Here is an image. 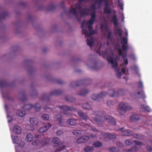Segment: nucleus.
Instances as JSON below:
<instances>
[{
	"label": "nucleus",
	"instance_id": "59",
	"mask_svg": "<svg viewBox=\"0 0 152 152\" xmlns=\"http://www.w3.org/2000/svg\"><path fill=\"white\" fill-rule=\"evenodd\" d=\"M146 148L149 152H152V147L151 146H147Z\"/></svg>",
	"mask_w": 152,
	"mask_h": 152
},
{
	"label": "nucleus",
	"instance_id": "62",
	"mask_svg": "<svg viewBox=\"0 0 152 152\" xmlns=\"http://www.w3.org/2000/svg\"><path fill=\"white\" fill-rule=\"evenodd\" d=\"M118 55L120 56H122L123 53V52L122 50L121 49H118Z\"/></svg>",
	"mask_w": 152,
	"mask_h": 152
},
{
	"label": "nucleus",
	"instance_id": "6",
	"mask_svg": "<svg viewBox=\"0 0 152 152\" xmlns=\"http://www.w3.org/2000/svg\"><path fill=\"white\" fill-rule=\"evenodd\" d=\"M75 8H72L69 10V12L76 18L78 21L80 22L81 20V18H78V13L76 11V9H78L80 10H81V7L80 4H76L75 5Z\"/></svg>",
	"mask_w": 152,
	"mask_h": 152
},
{
	"label": "nucleus",
	"instance_id": "32",
	"mask_svg": "<svg viewBox=\"0 0 152 152\" xmlns=\"http://www.w3.org/2000/svg\"><path fill=\"white\" fill-rule=\"evenodd\" d=\"M34 139V137L31 134H28L26 136V140L28 142H31Z\"/></svg>",
	"mask_w": 152,
	"mask_h": 152
},
{
	"label": "nucleus",
	"instance_id": "24",
	"mask_svg": "<svg viewBox=\"0 0 152 152\" xmlns=\"http://www.w3.org/2000/svg\"><path fill=\"white\" fill-rule=\"evenodd\" d=\"M89 10L87 8H83L80 10V14L82 16L88 15H89Z\"/></svg>",
	"mask_w": 152,
	"mask_h": 152
},
{
	"label": "nucleus",
	"instance_id": "1",
	"mask_svg": "<svg viewBox=\"0 0 152 152\" xmlns=\"http://www.w3.org/2000/svg\"><path fill=\"white\" fill-rule=\"evenodd\" d=\"M107 60L109 63H111L112 64V67L116 72V74L117 78H120L121 73L119 72L120 69L118 68V65L117 62L116 61H114L113 58L110 56H108L107 58Z\"/></svg>",
	"mask_w": 152,
	"mask_h": 152
},
{
	"label": "nucleus",
	"instance_id": "39",
	"mask_svg": "<svg viewBox=\"0 0 152 152\" xmlns=\"http://www.w3.org/2000/svg\"><path fill=\"white\" fill-rule=\"evenodd\" d=\"M108 94L110 96L113 97L115 96V92L114 89H110L108 91Z\"/></svg>",
	"mask_w": 152,
	"mask_h": 152
},
{
	"label": "nucleus",
	"instance_id": "26",
	"mask_svg": "<svg viewBox=\"0 0 152 152\" xmlns=\"http://www.w3.org/2000/svg\"><path fill=\"white\" fill-rule=\"evenodd\" d=\"M66 123L69 125L73 126L76 125L77 122L75 119H70L67 121Z\"/></svg>",
	"mask_w": 152,
	"mask_h": 152
},
{
	"label": "nucleus",
	"instance_id": "51",
	"mask_svg": "<svg viewBox=\"0 0 152 152\" xmlns=\"http://www.w3.org/2000/svg\"><path fill=\"white\" fill-rule=\"evenodd\" d=\"M128 40L127 38L124 37L123 38L122 41L121 42V43H123L124 44H127L128 43Z\"/></svg>",
	"mask_w": 152,
	"mask_h": 152
},
{
	"label": "nucleus",
	"instance_id": "50",
	"mask_svg": "<svg viewBox=\"0 0 152 152\" xmlns=\"http://www.w3.org/2000/svg\"><path fill=\"white\" fill-rule=\"evenodd\" d=\"M64 134V132L61 130H58L56 132V134L58 136H60Z\"/></svg>",
	"mask_w": 152,
	"mask_h": 152
},
{
	"label": "nucleus",
	"instance_id": "8",
	"mask_svg": "<svg viewBox=\"0 0 152 152\" xmlns=\"http://www.w3.org/2000/svg\"><path fill=\"white\" fill-rule=\"evenodd\" d=\"M130 96L133 99H137L140 98L145 99L146 98V96L143 91H138L137 93L134 92L130 94Z\"/></svg>",
	"mask_w": 152,
	"mask_h": 152
},
{
	"label": "nucleus",
	"instance_id": "22",
	"mask_svg": "<svg viewBox=\"0 0 152 152\" xmlns=\"http://www.w3.org/2000/svg\"><path fill=\"white\" fill-rule=\"evenodd\" d=\"M50 140L48 137H45L41 141V145L42 146L47 145L49 144Z\"/></svg>",
	"mask_w": 152,
	"mask_h": 152
},
{
	"label": "nucleus",
	"instance_id": "17",
	"mask_svg": "<svg viewBox=\"0 0 152 152\" xmlns=\"http://www.w3.org/2000/svg\"><path fill=\"white\" fill-rule=\"evenodd\" d=\"M141 115L140 114H134L130 117V119L133 122H136L139 121L141 118Z\"/></svg>",
	"mask_w": 152,
	"mask_h": 152
},
{
	"label": "nucleus",
	"instance_id": "45",
	"mask_svg": "<svg viewBox=\"0 0 152 152\" xmlns=\"http://www.w3.org/2000/svg\"><path fill=\"white\" fill-rule=\"evenodd\" d=\"M42 119L44 120H48L49 119V116L47 114H44L42 116Z\"/></svg>",
	"mask_w": 152,
	"mask_h": 152
},
{
	"label": "nucleus",
	"instance_id": "55",
	"mask_svg": "<svg viewBox=\"0 0 152 152\" xmlns=\"http://www.w3.org/2000/svg\"><path fill=\"white\" fill-rule=\"evenodd\" d=\"M138 87L140 88H143V83L141 81H140L138 83Z\"/></svg>",
	"mask_w": 152,
	"mask_h": 152
},
{
	"label": "nucleus",
	"instance_id": "4",
	"mask_svg": "<svg viewBox=\"0 0 152 152\" xmlns=\"http://www.w3.org/2000/svg\"><path fill=\"white\" fill-rule=\"evenodd\" d=\"M61 93L62 91L60 90H55L51 92L49 95H45L43 96L42 97L41 99L45 102L46 104L48 105L49 103V96H57L61 94Z\"/></svg>",
	"mask_w": 152,
	"mask_h": 152
},
{
	"label": "nucleus",
	"instance_id": "10",
	"mask_svg": "<svg viewBox=\"0 0 152 152\" xmlns=\"http://www.w3.org/2000/svg\"><path fill=\"white\" fill-rule=\"evenodd\" d=\"M107 94L106 92L103 91L99 94H94L91 96L93 100L99 102L101 99L104 97Z\"/></svg>",
	"mask_w": 152,
	"mask_h": 152
},
{
	"label": "nucleus",
	"instance_id": "58",
	"mask_svg": "<svg viewBox=\"0 0 152 152\" xmlns=\"http://www.w3.org/2000/svg\"><path fill=\"white\" fill-rule=\"evenodd\" d=\"M43 109L46 111H48V109L50 110V111L53 112V109L49 107H47V106H45L44 107ZM48 112H50V111H48Z\"/></svg>",
	"mask_w": 152,
	"mask_h": 152
},
{
	"label": "nucleus",
	"instance_id": "3",
	"mask_svg": "<svg viewBox=\"0 0 152 152\" xmlns=\"http://www.w3.org/2000/svg\"><path fill=\"white\" fill-rule=\"evenodd\" d=\"M57 107L60 108L61 112L64 115H69L70 114V112L76 111V109L75 108L63 105L58 106Z\"/></svg>",
	"mask_w": 152,
	"mask_h": 152
},
{
	"label": "nucleus",
	"instance_id": "20",
	"mask_svg": "<svg viewBox=\"0 0 152 152\" xmlns=\"http://www.w3.org/2000/svg\"><path fill=\"white\" fill-rule=\"evenodd\" d=\"M77 113L80 118L86 121L88 119V116L85 113L81 111H78Z\"/></svg>",
	"mask_w": 152,
	"mask_h": 152
},
{
	"label": "nucleus",
	"instance_id": "61",
	"mask_svg": "<svg viewBox=\"0 0 152 152\" xmlns=\"http://www.w3.org/2000/svg\"><path fill=\"white\" fill-rule=\"evenodd\" d=\"M26 96L24 95H23V98H20V100L22 102L25 101L26 100Z\"/></svg>",
	"mask_w": 152,
	"mask_h": 152
},
{
	"label": "nucleus",
	"instance_id": "57",
	"mask_svg": "<svg viewBox=\"0 0 152 152\" xmlns=\"http://www.w3.org/2000/svg\"><path fill=\"white\" fill-rule=\"evenodd\" d=\"M112 35V33L111 32H109L107 36V39L111 40Z\"/></svg>",
	"mask_w": 152,
	"mask_h": 152
},
{
	"label": "nucleus",
	"instance_id": "64",
	"mask_svg": "<svg viewBox=\"0 0 152 152\" xmlns=\"http://www.w3.org/2000/svg\"><path fill=\"white\" fill-rule=\"evenodd\" d=\"M116 143L117 145L118 146L120 147H122L123 146V144L120 142H117Z\"/></svg>",
	"mask_w": 152,
	"mask_h": 152
},
{
	"label": "nucleus",
	"instance_id": "43",
	"mask_svg": "<svg viewBox=\"0 0 152 152\" xmlns=\"http://www.w3.org/2000/svg\"><path fill=\"white\" fill-rule=\"evenodd\" d=\"M41 104L39 103H37L34 106H33V107L36 111L39 110L41 108Z\"/></svg>",
	"mask_w": 152,
	"mask_h": 152
},
{
	"label": "nucleus",
	"instance_id": "11",
	"mask_svg": "<svg viewBox=\"0 0 152 152\" xmlns=\"http://www.w3.org/2000/svg\"><path fill=\"white\" fill-rule=\"evenodd\" d=\"M90 81L88 79L82 80L79 81L78 82L73 81L70 84L71 86H77L82 85L84 83L89 84V82Z\"/></svg>",
	"mask_w": 152,
	"mask_h": 152
},
{
	"label": "nucleus",
	"instance_id": "54",
	"mask_svg": "<svg viewBox=\"0 0 152 152\" xmlns=\"http://www.w3.org/2000/svg\"><path fill=\"white\" fill-rule=\"evenodd\" d=\"M107 104L108 106H111L113 105L114 104V102H113L112 100H109L107 101Z\"/></svg>",
	"mask_w": 152,
	"mask_h": 152
},
{
	"label": "nucleus",
	"instance_id": "60",
	"mask_svg": "<svg viewBox=\"0 0 152 152\" xmlns=\"http://www.w3.org/2000/svg\"><path fill=\"white\" fill-rule=\"evenodd\" d=\"M122 49L124 50H126L127 49V46L125 44L122 45Z\"/></svg>",
	"mask_w": 152,
	"mask_h": 152
},
{
	"label": "nucleus",
	"instance_id": "48",
	"mask_svg": "<svg viewBox=\"0 0 152 152\" xmlns=\"http://www.w3.org/2000/svg\"><path fill=\"white\" fill-rule=\"evenodd\" d=\"M8 15V13L7 12H3L1 15L0 18L2 19L4 18L5 17H7Z\"/></svg>",
	"mask_w": 152,
	"mask_h": 152
},
{
	"label": "nucleus",
	"instance_id": "18",
	"mask_svg": "<svg viewBox=\"0 0 152 152\" xmlns=\"http://www.w3.org/2000/svg\"><path fill=\"white\" fill-rule=\"evenodd\" d=\"M103 135L106 141H108L111 139H115L116 136L110 133H105L103 134Z\"/></svg>",
	"mask_w": 152,
	"mask_h": 152
},
{
	"label": "nucleus",
	"instance_id": "40",
	"mask_svg": "<svg viewBox=\"0 0 152 152\" xmlns=\"http://www.w3.org/2000/svg\"><path fill=\"white\" fill-rule=\"evenodd\" d=\"M66 148V146L64 145L62 146H58L57 148L54 151V152H60V151L65 149Z\"/></svg>",
	"mask_w": 152,
	"mask_h": 152
},
{
	"label": "nucleus",
	"instance_id": "29",
	"mask_svg": "<svg viewBox=\"0 0 152 152\" xmlns=\"http://www.w3.org/2000/svg\"><path fill=\"white\" fill-rule=\"evenodd\" d=\"M83 107L84 109H86L88 110H91L92 109V105L89 104L88 103L83 104Z\"/></svg>",
	"mask_w": 152,
	"mask_h": 152
},
{
	"label": "nucleus",
	"instance_id": "31",
	"mask_svg": "<svg viewBox=\"0 0 152 152\" xmlns=\"http://www.w3.org/2000/svg\"><path fill=\"white\" fill-rule=\"evenodd\" d=\"M139 148V147H138L136 146H134L128 150L126 152H134L137 151L138 150Z\"/></svg>",
	"mask_w": 152,
	"mask_h": 152
},
{
	"label": "nucleus",
	"instance_id": "47",
	"mask_svg": "<svg viewBox=\"0 0 152 152\" xmlns=\"http://www.w3.org/2000/svg\"><path fill=\"white\" fill-rule=\"evenodd\" d=\"M65 99L67 101L70 102H74L75 101V98L73 97H70L68 99L67 96H66Z\"/></svg>",
	"mask_w": 152,
	"mask_h": 152
},
{
	"label": "nucleus",
	"instance_id": "5",
	"mask_svg": "<svg viewBox=\"0 0 152 152\" xmlns=\"http://www.w3.org/2000/svg\"><path fill=\"white\" fill-rule=\"evenodd\" d=\"M19 117V113L18 112V110L17 111L16 113V114L14 115L12 117H11L10 118V120L8 121V122H11L12 120L14 119L13 121L14 120H16L17 121L18 123H17V124H18V125L14 126L13 128V132L15 133V134H19V132H18V131L19 130V126H18L19 121L18 118Z\"/></svg>",
	"mask_w": 152,
	"mask_h": 152
},
{
	"label": "nucleus",
	"instance_id": "34",
	"mask_svg": "<svg viewBox=\"0 0 152 152\" xmlns=\"http://www.w3.org/2000/svg\"><path fill=\"white\" fill-rule=\"evenodd\" d=\"M141 107L144 110L148 112H150L151 111V109L148 106H146L145 104H142Z\"/></svg>",
	"mask_w": 152,
	"mask_h": 152
},
{
	"label": "nucleus",
	"instance_id": "14",
	"mask_svg": "<svg viewBox=\"0 0 152 152\" xmlns=\"http://www.w3.org/2000/svg\"><path fill=\"white\" fill-rule=\"evenodd\" d=\"M104 118L105 121L112 125H115L116 124V122L115 119L111 116L106 115L104 117Z\"/></svg>",
	"mask_w": 152,
	"mask_h": 152
},
{
	"label": "nucleus",
	"instance_id": "56",
	"mask_svg": "<svg viewBox=\"0 0 152 152\" xmlns=\"http://www.w3.org/2000/svg\"><path fill=\"white\" fill-rule=\"evenodd\" d=\"M109 151L111 152H116L117 149L113 147L109 149Z\"/></svg>",
	"mask_w": 152,
	"mask_h": 152
},
{
	"label": "nucleus",
	"instance_id": "52",
	"mask_svg": "<svg viewBox=\"0 0 152 152\" xmlns=\"http://www.w3.org/2000/svg\"><path fill=\"white\" fill-rule=\"evenodd\" d=\"M6 84L4 81H2L0 82V87L3 88L6 86Z\"/></svg>",
	"mask_w": 152,
	"mask_h": 152
},
{
	"label": "nucleus",
	"instance_id": "12",
	"mask_svg": "<svg viewBox=\"0 0 152 152\" xmlns=\"http://www.w3.org/2000/svg\"><path fill=\"white\" fill-rule=\"evenodd\" d=\"M32 107H33V105L31 104H27L25 105L23 107V109L25 110L23 111H21L20 112V117H23L25 116L26 113V111L29 110Z\"/></svg>",
	"mask_w": 152,
	"mask_h": 152
},
{
	"label": "nucleus",
	"instance_id": "41",
	"mask_svg": "<svg viewBox=\"0 0 152 152\" xmlns=\"http://www.w3.org/2000/svg\"><path fill=\"white\" fill-rule=\"evenodd\" d=\"M52 142L54 144H58L59 145L61 144L60 139L57 137H54L52 139Z\"/></svg>",
	"mask_w": 152,
	"mask_h": 152
},
{
	"label": "nucleus",
	"instance_id": "15",
	"mask_svg": "<svg viewBox=\"0 0 152 152\" xmlns=\"http://www.w3.org/2000/svg\"><path fill=\"white\" fill-rule=\"evenodd\" d=\"M90 139V137L88 136H84L80 137L76 140V142L78 144H80L85 142Z\"/></svg>",
	"mask_w": 152,
	"mask_h": 152
},
{
	"label": "nucleus",
	"instance_id": "53",
	"mask_svg": "<svg viewBox=\"0 0 152 152\" xmlns=\"http://www.w3.org/2000/svg\"><path fill=\"white\" fill-rule=\"evenodd\" d=\"M134 142L136 145H143V143L137 140H134Z\"/></svg>",
	"mask_w": 152,
	"mask_h": 152
},
{
	"label": "nucleus",
	"instance_id": "19",
	"mask_svg": "<svg viewBox=\"0 0 152 152\" xmlns=\"http://www.w3.org/2000/svg\"><path fill=\"white\" fill-rule=\"evenodd\" d=\"M52 125L50 123H48L47 125H45L40 128L39 130V133H42L46 132L49 127L51 126Z\"/></svg>",
	"mask_w": 152,
	"mask_h": 152
},
{
	"label": "nucleus",
	"instance_id": "49",
	"mask_svg": "<svg viewBox=\"0 0 152 152\" xmlns=\"http://www.w3.org/2000/svg\"><path fill=\"white\" fill-rule=\"evenodd\" d=\"M116 34L119 37H121L122 35V32L121 30L120 29H118L116 31Z\"/></svg>",
	"mask_w": 152,
	"mask_h": 152
},
{
	"label": "nucleus",
	"instance_id": "25",
	"mask_svg": "<svg viewBox=\"0 0 152 152\" xmlns=\"http://www.w3.org/2000/svg\"><path fill=\"white\" fill-rule=\"evenodd\" d=\"M94 39L93 37H90L89 39L88 38L86 40L87 45L91 48L92 47L94 44Z\"/></svg>",
	"mask_w": 152,
	"mask_h": 152
},
{
	"label": "nucleus",
	"instance_id": "30",
	"mask_svg": "<svg viewBox=\"0 0 152 152\" xmlns=\"http://www.w3.org/2000/svg\"><path fill=\"white\" fill-rule=\"evenodd\" d=\"M88 93V91L85 89H83L80 90L78 93V94L81 96H84Z\"/></svg>",
	"mask_w": 152,
	"mask_h": 152
},
{
	"label": "nucleus",
	"instance_id": "23",
	"mask_svg": "<svg viewBox=\"0 0 152 152\" xmlns=\"http://www.w3.org/2000/svg\"><path fill=\"white\" fill-rule=\"evenodd\" d=\"M54 118L56 121L59 122L60 126H62L61 124L63 123L62 120V116L60 114H58L55 115Z\"/></svg>",
	"mask_w": 152,
	"mask_h": 152
},
{
	"label": "nucleus",
	"instance_id": "35",
	"mask_svg": "<svg viewBox=\"0 0 152 152\" xmlns=\"http://www.w3.org/2000/svg\"><path fill=\"white\" fill-rule=\"evenodd\" d=\"M32 144L34 145L39 146L41 145V142L40 140L36 139L32 142Z\"/></svg>",
	"mask_w": 152,
	"mask_h": 152
},
{
	"label": "nucleus",
	"instance_id": "63",
	"mask_svg": "<svg viewBox=\"0 0 152 152\" xmlns=\"http://www.w3.org/2000/svg\"><path fill=\"white\" fill-rule=\"evenodd\" d=\"M56 82L58 84H61L63 83V81L61 80H57L56 81Z\"/></svg>",
	"mask_w": 152,
	"mask_h": 152
},
{
	"label": "nucleus",
	"instance_id": "13",
	"mask_svg": "<svg viewBox=\"0 0 152 152\" xmlns=\"http://www.w3.org/2000/svg\"><path fill=\"white\" fill-rule=\"evenodd\" d=\"M13 143L16 144L15 146L16 152H19V138L18 136L15 135L12 136Z\"/></svg>",
	"mask_w": 152,
	"mask_h": 152
},
{
	"label": "nucleus",
	"instance_id": "21",
	"mask_svg": "<svg viewBox=\"0 0 152 152\" xmlns=\"http://www.w3.org/2000/svg\"><path fill=\"white\" fill-rule=\"evenodd\" d=\"M91 18L89 21L87 23V24H89L90 25H93L95 20L96 15H95V13H92L91 14Z\"/></svg>",
	"mask_w": 152,
	"mask_h": 152
},
{
	"label": "nucleus",
	"instance_id": "28",
	"mask_svg": "<svg viewBox=\"0 0 152 152\" xmlns=\"http://www.w3.org/2000/svg\"><path fill=\"white\" fill-rule=\"evenodd\" d=\"M39 120L37 118L34 117L31 118L30 119L31 123L33 125H37L39 123Z\"/></svg>",
	"mask_w": 152,
	"mask_h": 152
},
{
	"label": "nucleus",
	"instance_id": "38",
	"mask_svg": "<svg viewBox=\"0 0 152 152\" xmlns=\"http://www.w3.org/2000/svg\"><path fill=\"white\" fill-rule=\"evenodd\" d=\"M112 21H113L114 25L117 26L118 25V19L115 15H114L112 17Z\"/></svg>",
	"mask_w": 152,
	"mask_h": 152
},
{
	"label": "nucleus",
	"instance_id": "36",
	"mask_svg": "<svg viewBox=\"0 0 152 152\" xmlns=\"http://www.w3.org/2000/svg\"><path fill=\"white\" fill-rule=\"evenodd\" d=\"M94 150V147L91 146H87L84 148V151L85 152H91L93 151Z\"/></svg>",
	"mask_w": 152,
	"mask_h": 152
},
{
	"label": "nucleus",
	"instance_id": "16",
	"mask_svg": "<svg viewBox=\"0 0 152 152\" xmlns=\"http://www.w3.org/2000/svg\"><path fill=\"white\" fill-rule=\"evenodd\" d=\"M108 1V0H105L104 1L105 3L104 8V12L105 14H110L111 12L110 9V7Z\"/></svg>",
	"mask_w": 152,
	"mask_h": 152
},
{
	"label": "nucleus",
	"instance_id": "7",
	"mask_svg": "<svg viewBox=\"0 0 152 152\" xmlns=\"http://www.w3.org/2000/svg\"><path fill=\"white\" fill-rule=\"evenodd\" d=\"M88 28L89 31L88 32V31L85 29H83L82 32L83 34H85V37H90L93 34H94L96 33V32L95 30H92L93 29V26L92 25H89L88 26Z\"/></svg>",
	"mask_w": 152,
	"mask_h": 152
},
{
	"label": "nucleus",
	"instance_id": "33",
	"mask_svg": "<svg viewBox=\"0 0 152 152\" xmlns=\"http://www.w3.org/2000/svg\"><path fill=\"white\" fill-rule=\"evenodd\" d=\"M132 136L134 138L139 140H142L143 139V136L140 134L133 133Z\"/></svg>",
	"mask_w": 152,
	"mask_h": 152
},
{
	"label": "nucleus",
	"instance_id": "44",
	"mask_svg": "<svg viewBox=\"0 0 152 152\" xmlns=\"http://www.w3.org/2000/svg\"><path fill=\"white\" fill-rule=\"evenodd\" d=\"M73 134L76 136H79L81 134V131L79 130H74L72 132Z\"/></svg>",
	"mask_w": 152,
	"mask_h": 152
},
{
	"label": "nucleus",
	"instance_id": "9",
	"mask_svg": "<svg viewBox=\"0 0 152 152\" xmlns=\"http://www.w3.org/2000/svg\"><path fill=\"white\" fill-rule=\"evenodd\" d=\"M101 112L97 111L94 112V114H92V115H94L98 117L96 118H94V121L98 124H100L103 122V121L102 119L103 116L101 115Z\"/></svg>",
	"mask_w": 152,
	"mask_h": 152
},
{
	"label": "nucleus",
	"instance_id": "2",
	"mask_svg": "<svg viewBox=\"0 0 152 152\" xmlns=\"http://www.w3.org/2000/svg\"><path fill=\"white\" fill-rule=\"evenodd\" d=\"M118 106V111L121 115H124L126 113L127 110L132 109V107L128 106L127 103H120L119 104Z\"/></svg>",
	"mask_w": 152,
	"mask_h": 152
},
{
	"label": "nucleus",
	"instance_id": "37",
	"mask_svg": "<svg viewBox=\"0 0 152 152\" xmlns=\"http://www.w3.org/2000/svg\"><path fill=\"white\" fill-rule=\"evenodd\" d=\"M102 143L99 141L96 142L93 144V146L95 148H99L102 145Z\"/></svg>",
	"mask_w": 152,
	"mask_h": 152
},
{
	"label": "nucleus",
	"instance_id": "42",
	"mask_svg": "<svg viewBox=\"0 0 152 152\" xmlns=\"http://www.w3.org/2000/svg\"><path fill=\"white\" fill-rule=\"evenodd\" d=\"M95 4L94 3L92 4L90 7V9L91 10L93 11L92 13H95V15H96V8Z\"/></svg>",
	"mask_w": 152,
	"mask_h": 152
},
{
	"label": "nucleus",
	"instance_id": "27",
	"mask_svg": "<svg viewBox=\"0 0 152 152\" xmlns=\"http://www.w3.org/2000/svg\"><path fill=\"white\" fill-rule=\"evenodd\" d=\"M121 134L123 136H132L133 132L129 130H126L123 131Z\"/></svg>",
	"mask_w": 152,
	"mask_h": 152
},
{
	"label": "nucleus",
	"instance_id": "46",
	"mask_svg": "<svg viewBox=\"0 0 152 152\" xmlns=\"http://www.w3.org/2000/svg\"><path fill=\"white\" fill-rule=\"evenodd\" d=\"M126 144L128 145H130L133 143V142L131 140L128 139L125 140Z\"/></svg>",
	"mask_w": 152,
	"mask_h": 152
}]
</instances>
